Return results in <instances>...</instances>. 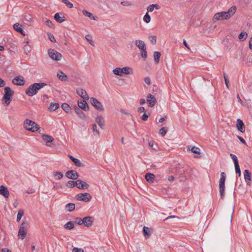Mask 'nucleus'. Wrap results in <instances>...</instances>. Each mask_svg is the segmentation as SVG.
<instances>
[{
	"label": "nucleus",
	"mask_w": 252,
	"mask_h": 252,
	"mask_svg": "<svg viewBox=\"0 0 252 252\" xmlns=\"http://www.w3.org/2000/svg\"><path fill=\"white\" fill-rule=\"evenodd\" d=\"M236 127L239 131L243 133L245 131V126L242 120L239 119L237 120Z\"/></svg>",
	"instance_id": "obj_16"
},
{
	"label": "nucleus",
	"mask_w": 252,
	"mask_h": 252,
	"mask_svg": "<svg viewBox=\"0 0 252 252\" xmlns=\"http://www.w3.org/2000/svg\"><path fill=\"white\" fill-rule=\"evenodd\" d=\"M23 50L25 54L28 55L29 53L30 52L31 50V46L28 45V42H26V44H25L23 47Z\"/></svg>",
	"instance_id": "obj_37"
},
{
	"label": "nucleus",
	"mask_w": 252,
	"mask_h": 252,
	"mask_svg": "<svg viewBox=\"0 0 252 252\" xmlns=\"http://www.w3.org/2000/svg\"><path fill=\"white\" fill-rule=\"evenodd\" d=\"M72 252H84V250L81 248H74Z\"/></svg>",
	"instance_id": "obj_58"
},
{
	"label": "nucleus",
	"mask_w": 252,
	"mask_h": 252,
	"mask_svg": "<svg viewBox=\"0 0 252 252\" xmlns=\"http://www.w3.org/2000/svg\"><path fill=\"white\" fill-rule=\"evenodd\" d=\"M248 36V34L246 32H241L238 36V38L240 41H243L245 40Z\"/></svg>",
	"instance_id": "obj_34"
},
{
	"label": "nucleus",
	"mask_w": 252,
	"mask_h": 252,
	"mask_svg": "<svg viewBox=\"0 0 252 252\" xmlns=\"http://www.w3.org/2000/svg\"><path fill=\"white\" fill-rule=\"evenodd\" d=\"M48 54L52 60L56 61H60L62 58V55L60 53L53 49H49L48 50Z\"/></svg>",
	"instance_id": "obj_7"
},
{
	"label": "nucleus",
	"mask_w": 252,
	"mask_h": 252,
	"mask_svg": "<svg viewBox=\"0 0 252 252\" xmlns=\"http://www.w3.org/2000/svg\"><path fill=\"white\" fill-rule=\"evenodd\" d=\"M167 131V128L165 127H163L159 129V133L162 136H164Z\"/></svg>",
	"instance_id": "obj_48"
},
{
	"label": "nucleus",
	"mask_w": 252,
	"mask_h": 252,
	"mask_svg": "<svg viewBox=\"0 0 252 252\" xmlns=\"http://www.w3.org/2000/svg\"><path fill=\"white\" fill-rule=\"evenodd\" d=\"M48 37H49V38L51 42H55V41H56V39H55V37H54V35H53L52 34H51V33H49V34H48Z\"/></svg>",
	"instance_id": "obj_57"
},
{
	"label": "nucleus",
	"mask_w": 252,
	"mask_h": 252,
	"mask_svg": "<svg viewBox=\"0 0 252 252\" xmlns=\"http://www.w3.org/2000/svg\"><path fill=\"white\" fill-rule=\"evenodd\" d=\"M237 8L236 6H232L227 11H222L216 13L213 20L216 22L217 21H222L224 20L229 19L234 15L236 11Z\"/></svg>",
	"instance_id": "obj_1"
},
{
	"label": "nucleus",
	"mask_w": 252,
	"mask_h": 252,
	"mask_svg": "<svg viewBox=\"0 0 252 252\" xmlns=\"http://www.w3.org/2000/svg\"><path fill=\"white\" fill-rule=\"evenodd\" d=\"M143 231L145 238L146 239H148L151 235L150 229L147 227L144 226Z\"/></svg>",
	"instance_id": "obj_28"
},
{
	"label": "nucleus",
	"mask_w": 252,
	"mask_h": 252,
	"mask_svg": "<svg viewBox=\"0 0 252 252\" xmlns=\"http://www.w3.org/2000/svg\"><path fill=\"white\" fill-rule=\"evenodd\" d=\"M24 215V211L22 210H20L17 214V221L18 222L20 221V220L21 219V218Z\"/></svg>",
	"instance_id": "obj_43"
},
{
	"label": "nucleus",
	"mask_w": 252,
	"mask_h": 252,
	"mask_svg": "<svg viewBox=\"0 0 252 252\" xmlns=\"http://www.w3.org/2000/svg\"><path fill=\"white\" fill-rule=\"evenodd\" d=\"M78 105L79 108L83 109V110L87 111L89 110V107L88 104L84 99V100L78 101Z\"/></svg>",
	"instance_id": "obj_18"
},
{
	"label": "nucleus",
	"mask_w": 252,
	"mask_h": 252,
	"mask_svg": "<svg viewBox=\"0 0 252 252\" xmlns=\"http://www.w3.org/2000/svg\"><path fill=\"white\" fill-rule=\"evenodd\" d=\"M83 224L85 226L90 227L93 223V218L90 216L85 217L83 219Z\"/></svg>",
	"instance_id": "obj_17"
},
{
	"label": "nucleus",
	"mask_w": 252,
	"mask_h": 252,
	"mask_svg": "<svg viewBox=\"0 0 252 252\" xmlns=\"http://www.w3.org/2000/svg\"><path fill=\"white\" fill-rule=\"evenodd\" d=\"M135 45L139 49V50L143 49L146 47L144 41L141 40H136L134 42Z\"/></svg>",
	"instance_id": "obj_23"
},
{
	"label": "nucleus",
	"mask_w": 252,
	"mask_h": 252,
	"mask_svg": "<svg viewBox=\"0 0 252 252\" xmlns=\"http://www.w3.org/2000/svg\"><path fill=\"white\" fill-rule=\"evenodd\" d=\"M77 180L76 181H69L66 184V186L69 188H72L74 187L75 186H77Z\"/></svg>",
	"instance_id": "obj_38"
},
{
	"label": "nucleus",
	"mask_w": 252,
	"mask_h": 252,
	"mask_svg": "<svg viewBox=\"0 0 252 252\" xmlns=\"http://www.w3.org/2000/svg\"><path fill=\"white\" fill-rule=\"evenodd\" d=\"M53 176L57 180L62 179L63 174L61 172H55L53 173Z\"/></svg>",
	"instance_id": "obj_39"
},
{
	"label": "nucleus",
	"mask_w": 252,
	"mask_h": 252,
	"mask_svg": "<svg viewBox=\"0 0 252 252\" xmlns=\"http://www.w3.org/2000/svg\"><path fill=\"white\" fill-rule=\"evenodd\" d=\"M225 179L226 175L225 173L221 172L220 174V178L219 181V192L221 199H223L224 196Z\"/></svg>",
	"instance_id": "obj_5"
},
{
	"label": "nucleus",
	"mask_w": 252,
	"mask_h": 252,
	"mask_svg": "<svg viewBox=\"0 0 252 252\" xmlns=\"http://www.w3.org/2000/svg\"><path fill=\"white\" fill-rule=\"evenodd\" d=\"M62 1L65 4V5L69 7V8H72L73 7V4L67 0H62Z\"/></svg>",
	"instance_id": "obj_50"
},
{
	"label": "nucleus",
	"mask_w": 252,
	"mask_h": 252,
	"mask_svg": "<svg viewBox=\"0 0 252 252\" xmlns=\"http://www.w3.org/2000/svg\"><path fill=\"white\" fill-rule=\"evenodd\" d=\"M93 130L94 135H97L99 134L98 130L97 129V126L95 124L93 125Z\"/></svg>",
	"instance_id": "obj_51"
},
{
	"label": "nucleus",
	"mask_w": 252,
	"mask_h": 252,
	"mask_svg": "<svg viewBox=\"0 0 252 252\" xmlns=\"http://www.w3.org/2000/svg\"><path fill=\"white\" fill-rule=\"evenodd\" d=\"M29 224V222L25 221H23L20 226L18 235L21 240H23L26 236L27 234V227Z\"/></svg>",
	"instance_id": "obj_6"
},
{
	"label": "nucleus",
	"mask_w": 252,
	"mask_h": 252,
	"mask_svg": "<svg viewBox=\"0 0 252 252\" xmlns=\"http://www.w3.org/2000/svg\"><path fill=\"white\" fill-rule=\"evenodd\" d=\"M77 94L85 100H89V96L87 92L82 88H78L76 90Z\"/></svg>",
	"instance_id": "obj_12"
},
{
	"label": "nucleus",
	"mask_w": 252,
	"mask_h": 252,
	"mask_svg": "<svg viewBox=\"0 0 252 252\" xmlns=\"http://www.w3.org/2000/svg\"><path fill=\"white\" fill-rule=\"evenodd\" d=\"M12 83L16 85L23 86L25 84V80L22 76H16L13 78Z\"/></svg>",
	"instance_id": "obj_13"
},
{
	"label": "nucleus",
	"mask_w": 252,
	"mask_h": 252,
	"mask_svg": "<svg viewBox=\"0 0 252 252\" xmlns=\"http://www.w3.org/2000/svg\"><path fill=\"white\" fill-rule=\"evenodd\" d=\"M113 72L115 75L122 76V68L117 67L113 69Z\"/></svg>",
	"instance_id": "obj_40"
},
{
	"label": "nucleus",
	"mask_w": 252,
	"mask_h": 252,
	"mask_svg": "<svg viewBox=\"0 0 252 252\" xmlns=\"http://www.w3.org/2000/svg\"><path fill=\"white\" fill-rule=\"evenodd\" d=\"M122 75L123 74L128 75L132 73V69L128 66L122 68Z\"/></svg>",
	"instance_id": "obj_29"
},
{
	"label": "nucleus",
	"mask_w": 252,
	"mask_h": 252,
	"mask_svg": "<svg viewBox=\"0 0 252 252\" xmlns=\"http://www.w3.org/2000/svg\"><path fill=\"white\" fill-rule=\"evenodd\" d=\"M75 166L77 167H84V164L82 163L80 160L77 158L75 159V160L73 162Z\"/></svg>",
	"instance_id": "obj_44"
},
{
	"label": "nucleus",
	"mask_w": 252,
	"mask_h": 252,
	"mask_svg": "<svg viewBox=\"0 0 252 252\" xmlns=\"http://www.w3.org/2000/svg\"><path fill=\"white\" fill-rule=\"evenodd\" d=\"M150 116V113H144V114L141 116V119L142 120V121H146L147 120L148 118H149Z\"/></svg>",
	"instance_id": "obj_49"
},
{
	"label": "nucleus",
	"mask_w": 252,
	"mask_h": 252,
	"mask_svg": "<svg viewBox=\"0 0 252 252\" xmlns=\"http://www.w3.org/2000/svg\"><path fill=\"white\" fill-rule=\"evenodd\" d=\"M235 168L236 173L238 174L239 176H241V170H240L239 165V164L235 165Z\"/></svg>",
	"instance_id": "obj_52"
},
{
	"label": "nucleus",
	"mask_w": 252,
	"mask_h": 252,
	"mask_svg": "<svg viewBox=\"0 0 252 252\" xmlns=\"http://www.w3.org/2000/svg\"><path fill=\"white\" fill-rule=\"evenodd\" d=\"M54 18L56 21L59 23H62L64 21V17L63 16H61V14L59 13H57L55 14Z\"/></svg>",
	"instance_id": "obj_30"
},
{
	"label": "nucleus",
	"mask_w": 252,
	"mask_h": 252,
	"mask_svg": "<svg viewBox=\"0 0 252 252\" xmlns=\"http://www.w3.org/2000/svg\"><path fill=\"white\" fill-rule=\"evenodd\" d=\"M74 111L81 119H85L86 116L85 114L83 112V111L80 109V108H78L77 106H75L74 107Z\"/></svg>",
	"instance_id": "obj_20"
},
{
	"label": "nucleus",
	"mask_w": 252,
	"mask_h": 252,
	"mask_svg": "<svg viewBox=\"0 0 252 252\" xmlns=\"http://www.w3.org/2000/svg\"><path fill=\"white\" fill-rule=\"evenodd\" d=\"M230 156L231 157V158L232 159L233 162H234V165H237V164H239V162H238V159H237V157L232 154H230Z\"/></svg>",
	"instance_id": "obj_46"
},
{
	"label": "nucleus",
	"mask_w": 252,
	"mask_h": 252,
	"mask_svg": "<svg viewBox=\"0 0 252 252\" xmlns=\"http://www.w3.org/2000/svg\"><path fill=\"white\" fill-rule=\"evenodd\" d=\"M47 85L44 83H35L31 85L25 91V93L29 96L36 94L38 90Z\"/></svg>",
	"instance_id": "obj_2"
},
{
	"label": "nucleus",
	"mask_w": 252,
	"mask_h": 252,
	"mask_svg": "<svg viewBox=\"0 0 252 252\" xmlns=\"http://www.w3.org/2000/svg\"><path fill=\"white\" fill-rule=\"evenodd\" d=\"M74 227V223L72 221H68L63 226V228L66 230H71Z\"/></svg>",
	"instance_id": "obj_33"
},
{
	"label": "nucleus",
	"mask_w": 252,
	"mask_h": 252,
	"mask_svg": "<svg viewBox=\"0 0 252 252\" xmlns=\"http://www.w3.org/2000/svg\"><path fill=\"white\" fill-rule=\"evenodd\" d=\"M25 20L28 22H31L32 20V16L30 14H26L25 16Z\"/></svg>",
	"instance_id": "obj_56"
},
{
	"label": "nucleus",
	"mask_w": 252,
	"mask_h": 252,
	"mask_svg": "<svg viewBox=\"0 0 252 252\" xmlns=\"http://www.w3.org/2000/svg\"><path fill=\"white\" fill-rule=\"evenodd\" d=\"M121 4L122 5L126 7H130L132 5V3L130 1L127 0L121 1Z\"/></svg>",
	"instance_id": "obj_47"
},
{
	"label": "nucleus",
	"mask_w": 252,
	"mask_h": 252,
	"mask_svg": "<svg viewBox=\"0 0 252 252\" xmlns=\"http://www.w3.org/2000/svg\"><path fill=\"white\" fill-rule=\"evenodd\" d=\"M95 121L98 126L102 128H103L104 125V121L103 118L101 116H98L96 118Z\"/></svg>",
	"instance_id": "obj_25"
},
{
	"label": "nucleus",
	"mask_w": 252,
	"mask_h": 252,
	"mask_svg": "<svg viewBox=\"0 0 252 252\" xmlns=\"http://www.w3.org/2000/svg\"><path fill=\"white\" fill-rule=\"evenodd\" d=\"M144 81L146 84L147 85H150L151 84V79L149 77H146L144 78Z\"/></svg>",
	"instance_id": "obj_60"
},
{
	"label": "nucleus",
	"mask_w": 252,
	"mask_h": 252,
	"mask_svg": "<svg viewBox=\"0 0 252 252\" xmlns=\"http://www.w3.org/2000/svg\"><path fill=\"white\" fill-rule=\"evenodd\" d=\"M46 23L47 24V26L50 28L52 27L53 24L52 22L49 20H47L46 21Z\"/></svg>",
	"instance_id": "obj_61"
},
{
	"label": "nucleus",
	"mask_w": 252,
	"mask_h": 252,
	"mask_svg": "<svg viewBox=\"0 0 252 252\" xmlns=\"http://www.w3.org/2000/svg\"><path fill=\"white\" fill-rule=\"evenodd\" d=\"M92 104L98 111L103 110V107L101 103L95 98L92 97L91 98Z\"/></svg>",
	"instance_id": "obj_9"
},
{
	"label": "nucleus",
	"mask_w": 252,
	"mask_h": 252,
	"mask_svg": "<svg viewBox=\"0 0 252 252\" xmlns=\"http://www.w3.org/2000/svg\"><path fill=\"white\" fill-rule=\"evenodd\" d=\"M76 198L79 201H83L84 202L89 201L91 198V195L88 193H79L76 195Z\"/></svg>",
	"instance_id": "obj_8"
},
{
	"label": "nucleus",
	"mask_w": 252,
	"mask_h": 252,
	"mask_svg": "<svg viewBox=\"0 0 252 252\" xmlns=\"http://www.w3.org/2000/svg\"><path fill=\"white\" fill-rule=\"evenodd\" d=\"M89 185L86 182L81 180H77V188L81 189H87Z\"/></svg>",
	"instance_id": "obj_15"
},
{
	"label": "nucleus",
	"mask_w": 252,
	"mask_h": 252,
	"mask_svg": "<svg viewBox=\"0 0 252 252\" xmlns=\"http://www.w3.org/2000/svg\"><path fill=\"white\" fill-rule=\"evenodd\" d=\"M13 94V91L9 87H5L4 94L2 98L3 104L5 106H7L10 103Z\"/></svg>",
	"instance_id": "obj_3"
},
{
	"label": "nucleus",
	"mask_w": 252,
	"mask_h": 252,
	"mask_svg": "<svg viewBox=\"0 0 252 252\" xmlns=\"http://www.w3.org/2000/svg\"><path fill=\"white\" fill-rule=\"evenodd\" d=\"M62 108L65 112L67 113H69L71 112L70 107L68 104L66 103H63L62 105Z\"/></svg>",
	"instance_id": "obj_36"
},
{
	"label": "nucleus",
	"mask_w": 252,
	"mask_h": 252,
	"mask_svg": "<svg viewBox=\"0 0 252 252\" xmlns=\"http://www.w3.org/2000/svg\"><path fill=\"white\" fill-rule=\"evenodd\" d=\"M57 77H58L59 79L61 81H67V76L62 71L59 70L57 74Z\"/></svg>",
	"instance_id": "obj_21"
},
{
	"label": "nucleus",
	"mask_w": 252,
	"mask_h": 252,
	"mask_svg": "<svg viewBox=\"0 0 252 252\" xmlns=\"http://www.w3.org/2000/svg\"><path fill=\"white\" fill-rule=\"evenodd\" d=\"M85 38L91 45H92L93 46L94 45V42L93 41V40L92 39V37L90 35H89V34L86 35L85 36Z\"/></svg>",
	"instance_id": "obj_41"
},
{
	"label": "nucleus",
	"mask_w": 252,
	"mask_h": 252,
	"mask_svg": "<svg viewBox=\"0 0 252 252\" xmlns=\"http://www.w3.org/2000/svg\"><path fill=\"white\" fill-rule=\"evenodd\" d=\"M191 151L194 154H200L199 149L197 147H193L191 149Z\"/></svg>",
	"instance_id": "obj_54"
},
{
	"label": "nucleus",
	"mask_w": 252,
	"mask_h": 252,
	"mask_svg": "<svg viewBox=\"0 0 252 252\" xmlns=\"http://www.w3.org/2000/svg\"><path fill=\"white\" fill-rule=\"evenodd\" d=\"M249 45L250 49L252 50V36L251 37V38H250V40L249 41Z\"/></svg>",
	"instance_id": "obj_64"
},
{
	"label": "nucleus",
	"mask_w": 252,
	"mask_h": 252,
	"mask_svg": "<svg viewBox=\"0 0 252 252\" xmlns=\"http://www.w3.org/2000/svg\"><path fill=\"white\" fill-rule=\"evenodd\" d=\"M65 176L68 179L72 180H75L78 179L79 175L78 172L73 170H71L67 171L65 173Z\"/></svg>",
	"instance_id": "obj_10"
},
{
	"label": "nucleus",
	"mask_w": 252,
	"mask_h": 252,
	"mask_svg": "<svg viewBox=\"0 0 252 252\" xmlns=\"http://www.w3.org/2000/svg\"><path fill=\"white\" fill-rule=\"evenodd\" d=\"M244 176L245 180L246 182L247 183V184L248 185H250L251 183V181H252V175H251V173L249 171V170H248V169L245 170L244 172Z\"/></svg>",
	"instance_id": "obj_14"
},
{
	"label": "nucleus",
	"mask_w": 252,
	"mask_h": 252,
	"mask_svg": "<svg viewBox=\"0 0 252 252\" xmlns=\"http://www.w3.org/2000/svg\"><path fill=\"white\" fill-rule=\"evenodd\" d=\"M140 54L142 57L145 59L147 58V53L146 51V48H144L143 49L140 50Z\"/></svg>",
	"instance_id": "obj_45"
},
{
	"label": "nucleus",
	"mask_w": 252,
	"mask_h": 252,
	"mask_svg": "<svg viewBox=\"0 0 252 252\" xmlns=\"http://www.w3.org/2000/svg\"><path fill=\"white\" fill-rule=\"evenodd\" d=\"M147 101L148 102V106L150 107L154 106L156 103L157 100L156 97L151 94H149L147 97Z\"/></svg>",
	"instance_id": "obj_11"
},
{
	"label": "nucleus",
	"mask_w": 252,
	"mask_h": 252,
	"mask_svg": "<svg viewBox=\"0 0 252 252\" xmlns=\"http://www.w3.org/2000/svg\"><path fill=\"white\" fill-rule=\"evenodd\" d=\"M0 194L3 195L5 198H8L9 196V191L7 188L3 185L0 186Z\"/></svg>",
	"instance_id": "obj_19"
},
{
	"label": "nucleus",
	"mask_w": 252,
	"mask_h": 252,
	"mask_svg": "<svg viewBox=\"0 0 252 252\" xmlns=\"http://www.w3.org/2000/svg\"><path fill=\"white\" fill-rule=\"evenodd\" d=\"M149 39H150V41L152 43H153V44H156V43L157 37H156V36L153 35V36H150Z\"/></svg>",
	"instance_id": "obj_55"
},
{
	"label": "nucleus",
	"mask_w": 252,
	"mask_h": 252,
	"mask_svg": "<svg viewBox=\"0 0 252 252\" xmlns=\"http://www.w3.org/2000/svg\"><path fill=\"white\" fill-rule=\"evenodd\" d=\"M14 29L17 32L20 33L23 35H25L24 31L22 28V26L18 23H16L13 25Z\"/></svg>",
	"instance_id": "obj_22"
},
{
	"label": "nucleus",
	"mask_w": 252,
	"mask_h": 252,
	"mask_svg": "<svg viewBox=\"0 0 252 252\" xmlns=\"http://www.w3.org/2000/svg\"><path fill=\"white\" fill-rule=\"evenodd\" d=\"M24 128L32 132L37 131L39 129L38 125L34 122L29 119H26L24 123Z\"/></svg>",
	"instance_id": "obj_4"
},
{
	"label": "nucleus",
	"mask_w": 252,
	"mask_h": 252,
	"mask_svg": "<svg viewBox=\"0 0 252 252\" xmlns=\"http://www.w3.org/2000/svg\"><path fill=\"white\" fill-rule=\"evenodd\" d=\"M75 222L79 225L83 224V219H81L80 218H76L75 219Z\"/></svg>",
	"instance_id": "obj_53"
},
{
	"label": "nucleus",
	"mask_w": 252,
	"mask_h": 252,
	"mask_svg": "<svg viewBox=\"0 0 252 252\" xmlns=\"http://www.w3.org/2000/svg\"><path fill=\"white\" fill-rule=\"evenodd\" d=\"M145 179L149 183H154L155 181V176L154 174L147 173L145 175Z\"/></svg>",
	"instance_id": "obj_24"
},
{
	"label": "nucleus",
	"mask_w": 252,
	"mask_h": 252,
	"mask_svg": "<svg viewBox=\"0 0 252 252\" xmlns=\"http://www.w3.org/2000/svg\"><path fill=\"white\" fill-rule=\"evenodd\" d=\"M82 13L85 16L88 17L91 19H92V20H94L95 21L97 20V18L96 17L94 16L92 13L87 11L86 10H83L82 11Z\"/></svg>",
	"instance_id": "obj_27"
},
{
	"label": "nucleus",
	"mask_w": 252,
	"mask_h": 252,
	"mask_svg": "<svg viewBox=\"0 0 252 252\" xmlns=\"http://www.w3.org/2000/svg\"><path fill=\"white\" fill-rule=\"evenodd\" d=\"M143 20L146 23H149L151 21V17L148 12H147L144 16Z\"/></svg>",
	"instance_id": "obj_42"
},
{
	"label": "nucleus",
	"mask_w": 252,
	"mask_h": 252,
	"mask_svg": "<svg viewBox=\"0 0 252 252\" xmlns=\"http://www.w3.org/2000/svg\"><path fill=\"white\" fill-rule=\"evenodd\" d=\"M237 137L239 139V140L242 143H244L245 144H246V141L245 140H244V139L243 138H242V137L239 136V135H237Z\"/></svg>",
	"instance_id": "obj_62"
},
{
	"label": "nucleus",
	"mask_w": 252,
	"mask_h": 252,
	"mask_svg": "<svg viewBox=\"0 0 252 252\" xmlns=\"http://www.w3.org/2000/svg\"><path fill=\"white\" fill-rule=\"evenodd\" d=\"M145 108L144 107H140L138 109V112L139 113H142L144 112Z\"/></svg>",
	"instance_id": "obj_63"
},
{
	"label": "nucleus",
	"mask_w": 252,
	"mask_h": 252,
	"mask_svg": "<svg viewBox=\"0 0 252 252\" xmlns=\"http://www.w3.org/2000/svg\"><path fill=\"white\" fill-rule=\"evenodd\" d=\"M154 9V7L153 5V4L149 5L147 8L148 13L151 12L153 11Z\"/></svg>",
	"instance_id": "obj_59"
},
{
	"label": "nucleus",
	"mask_w": 252,
	"mask_h": 252,
	"mask_svg": "<svg viewBox=\"0 0 252 252\" xmlns=\"http://www.w3.org/2000/svg\"><path fill=\"white\" fill-rule=\"evenodd\" d=\"M160 56H161L160 52H158V51H155L154 52V61L156 64L158 63Z\"/></svg>",
	"instance_id": "obj_31"
},
{
	"label": "nucleus",
	"mask_w": 252,
	"mask_h": 252,
	"mask_svg": "<svg viewBox=\"0 0 252 252\" xmlns=\"http://www.w3.org/2000/svg\"><path fill=\"white\" fill-rule=\"evenodd\" d=\"M43 140L46 142V145L49 146L47 143L53 142L54 138L50 135L48 134H43L42 135Z\"/></svg>",
	"instance_id": "obj_26"
},
{
	"label": "nucleus",
	"mask_w": 252,
	"mask_h": 252,
	"mask_svg": "<svg viewBox=\"0 0 252 252\" xmlns=\"http://www.w3.org/2000/svg\"><path fill=\"white\" fill-rule=\"evenodd\" d=\"M75 204L72 203H68L65 206V208L66 211L68 212L72 211L73 210H74L75 209Z\"/></svg>",
	"instance_id": "obj_32"
},
{
	"label": "nucleus",
	"mask_w": 252,
	"mask_h": 252,
	"mask_svg": "<svg viewBox=\"0 0 252 252\" xmlns=\"http://www.w3.org/2000/svg\"><path fill=\"white\" fill-rule=\"evenodd\" d=\"M59 107V104L57 103H51L49 107V109L51 111H54Z\"/></svg>",
	"instance_id": "obj_35"
}]
</instances>
